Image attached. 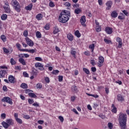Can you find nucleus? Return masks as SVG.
Returning a JSON list of instances; mask_svg holds the SVG:
<instances>
[{
  "label": "nucleus",
  "mask_w": 129,
  "mask_h": 129,
  "mask_svg": "<svg viewBox=\"0 0 129 129\" xmlns=\"http://www.w3.org/2000/svg\"><path fill=\"white\" fill-rule=\"evenodd\" d=\"M28 102L29 104H33V103H34V100H33V99H29Z\"/></svg>",
  "instance_id": "obj_50"
},
{
  "label": "nucleus",
  "mask_w": 129,
  "mask_h": 129,
  "mask_svg": "<svg viewBox=\"0 0 129 129\" xmlns=\"http://www.w3.org/2000/svg\"><path fill=\"white\" fill-rule=\"evenodd\" d=\"M1 100L2 102H7V103H9V104H11V105L13 104L12 99L9 97H4Z\"/></svg>",
  "instance_id": "obj_4"
},
{
  "label": "nucleus",
  "mask_w": 129,
  "mask_h": 129,
  "mask_svg": "<svg viewBox=\"0 0 129 129\" xmlns=\"http://www.w3.org/2000/svg\"><path fill=\"white\" fill-rule=\"evenodd\" d=\"M90 63L92 65V66H94V65H96V63H95V61L94 60V59L91 60Z\"/></svg>",
  "instance_id": "obj_49"
},
{
  "label": "nucleus",
  "mask_w": 129,
  "mask_h": 129,
  "mask_svg": "<svg viewBox=\"0 0 129 129\" xmlns=\"http://www.w3.org/2000/svg\"><path fill=\"white\" fill-rule=\"evenodd\" d=\"M6 113H2L1 114V117L3 118V119H5V118H6Z\"/></svg>",
  "instance_id": "obj_62"
},
{
  "label": "nucleus",
  "mask_w": 129,
  "mask_h": 129,
  "mask_svg": "<svg viewBox=\"0 0 129 129\" xmlns=\"http://www.w3.org/2000/svg\"><path fill=\"white\" fill-rule=\"evenodd\" d=\"M118 120L121 129L126 128V121H127V115L126 114H123L120 112L119 114Z\"/></svg>",
  "instance_id": "obj_1"
},
{
  "label": "nucleus",
  "mask_w": 129,
  "mask_h": 129,
  "mask_svg": "<svg viewBox=\"0 0 129 129\" xmlns=\"http://www.w3.org/2000/svg\"><path fill=\"white\" fill-rule=\"evenodd\" d=\"M104 41L105 42H106V44H109L110 43H111V40H109L106 38H105Z\"/></svg>",
  "instance_id": "obj_45"
},
{
  "label": "nucleus",
  "mask_w": 129,
  "mask_h": 129,
  "mask_svg": "<svg viewBox=\"0 0 129 129\" xmlns=\"http://www.w3.org/2000/svg\"><path fill=\"white\" fill-rule=\"evenodd\" d=\"M3 8L6 13H7V14H10V13H11V9H10V7L4 6Z\"/></svg>",
  "instance_id": "obj_19"
},
{
  "label": "nucleus",
  "mask_w": 129,
  "mask_h": 129,
  "mask_svg": "<svg viewBox=\"0 0 129 129\" xmlns=\"http://www.w3.org/2000/svg\"><path fill=\"white\" fill-rule=\"evenodd\" d=\"M3 50L5 53H10V51H9V49H7L5 47H3Z\"/></svg>",
  "instance_id": "obj_51"
},
{
  "label": "nucleus",
  "mask_w": 129,
  "mask_h": 129,
  "mask_svg": "<svg viewBox=\"0 0 129 129\" xmlns=\"http://www.w3.org/2000/svg\"><path fill=\"white\" fill-rule=\"evenodd\" d=\"M116 42L118 43L117 48H121L122 47V40L120 37H117L116 39Z\"/></svg>",
  "instance_id": "obj_6"
},
{
  "label": "nucleus",
  "mask_w": 129,
  "mask_h": 129,
  "mask_svg": "<svg viewBox=\"0 0 129 129\" xmlns=\"http://www.w3.org/2000/svg\"><path fill=\"white\" fill-rule=\"evenodd\" d=\"M36 87H37V88H39V89H41V88H42V84H41L40 83H38L36 85Z\"/></svg>",
  "instance_id": "obj_54"
},
{
  "label": "nucleus",
  "mask_w": 129,
  "mask_h": 129,
  "mask_svg": "<svg viewBox=\"0 0 129 129\" xmlns=\"http://www.w3.org/2000/svg\"><path fill=\"white\" fill-rule=\"evenodd\" d=\"M25 40L27 45H28L30 47H33V46H34V42H33L32 40L30 39L29 37H26L25 38Z\"/></svg>",
  "instance_id": "obj_7"
},
{
  "label": "nucleus",
  "mask_w": 129,
  "mask_h": 129,
  "mask_svg": "<svg viewBox=\"0 0 129 129\" xmlns=\"http://www.w3.org/2000/svg\"><path fill=\"white\" fill-rule=\"evenodd\" d=\"M32 9H33V4H30L25 7V10H27V11H32Z\"/></svg>",
  "instance_id": "obj_16"
},
{
  "label": "nucleus",
  "mask_w": 129,
  "mask_h": 129,
  "mask_svg": "<svg viewBox=\"0 0 129 129\" xmlns=\"http://www.w3.org/2000/svg\"><path fill=\"white\" fill-rule=\"evenodd\" d=\"M96 32H100V31H101V26H96Z\"/></svg>",
  "instance_id": "obj_42"
},
{
  "label": "nucleus",
  "mask_w": 129,
  "mask_h": 129,
  "mask_svg": "<svg viewBox=\"0 0 129 129\" xmlns=\"http://www.w3.org/2000/svg\"><path fill=\"white\" fill-rule=\"evenodd\" d=\"M95 47V44H92L91 45H90L89 46V49H91V52L93 53V51H94V48Z\"/></svg>",
  "instance_id": "obj_29"
},
{
  "label": "nucleus",
  "mask_w": 129,
  "mask_h": 129,
  "mask_svg": "<svg viewBox=\"0 0 129 129\" xmlns=\"http://www.w3.org/2000/svg\"><path fill=\"white\" fill-rule=\"evenodd\" d=\"M64 6L68 7H71V4H70V3L69 2H66L65 3H64Z\"/></svg>",
  "instance_id": "obj_44"
},
{
  "label": "nucleus",
  "mask_w": 129,
  "mask_h": 129,
  "mask_svg": "<svg viewBox=\"0 0 129 129\" xmlns=\"http://www.w3.org/2000/svg\"><path fill=\"white\" fill-rule=\"evenodd\" d=\"M73 8H79V4H73Z\"/></svg>",
  "instance_id": "obj_60"
},
{
  "label": "nucleus",
  "mask_w": 129,
  "mask_h": 129,
  "mask_svg": "<svg viewBox=\"0 0 129 129\" xmlns=\"http://www.w3.org/2000/svg\"><path fill=\"white\" fill-rule=\"evenodd\" d=\"M35 50H36V49H28V51L27 52H29V53H32V54H33V53L35 52Z\"/></svg>",
  "instance_id": "obj_55"
},
{
  "label": "nucleus",
  "mask_w": 129,
  "mask_h": 129,
  "mask_svg": "<svg viewBox=\"0 0 129 129\" xmlns=\"http://www.w3.org/2000/svg\"><path fill=\"white\" fill-rule=\"evenodd\" d=\"M81 12H82V10L79 8H78L75 9V14H76V15H79Z\"/></svg>",
  "instance_id": "obj_28"
},
{
  "label": "nucleus",
  "mask_w": 129,
  "mask_h": 129,
  "mask_svg": "<svg viewBox=\"0 0 129 129\" xmlns=\"http://www.w3.org/2000/svg\"><path fill=\"white\" fill-rule=\"evenodd\" d=\"M7 71L5 70H1L0 71V78H5L6 74H7Z\"/></svg>",
  "instance_id": "obj_8"
},
{
  "label": "nucleus",
  "mask_w": 129,
  "mask_h": 129,
  "mask_svg": "<svg viewBox=\"0 0 129 129\" xmlns=\"http://www.w3.org/2000/svg\"><path fill=\"white\" fill-rule=\"evenodd\" d=\"M19 61L20 62V63L22 64V65H26V61H25V59H24V58H23L22 57L19 58Z\"/></svg>",
  "instance_id": "obj_24"
},
{
  "label": "nucleus",
  "mask_w": 129,
  "mask_h": 129,
  "mask_svg": "<svg viewBox=\"0 0 129 129\" xmlns=\"http://www.w3.org/2000/svg\"><path fill=\"white\" fill-rule=\"evenodd\" d=\"M105 31L108 35L112 34V28L109 27H106L105 29Z\"/></svg>",
  "instance_id": "obj_11"
},
{
  "label": "nucleus",
  "mask_w": 129,
  "mask_h": 129,
  "mask_svg": "<svg viewBox=\"0 0 129 129\" xmlns=\"http://www.w3.org/2000/svg\"><path fill=\"white\" fill-rule=\"evenodd\" d=\"M72 91L73 92H78V89H77V87L75 85H74L72 87Z\"/></svg>",
  "instance_id": "obj_20"
},
{
  "label": "nucleus",
  "mask_w": 129,
  "mask_h": 129,
  "mask_svg": "<svg viewBox=\"0 0 129 129\" xmlns=\"http://www.w3.org/2000/svg\"><path fill=\"white\" fill-rule=\"evenodd\" d=\"M3 90L4 91L7 92V91H8V88H7V86L4 85L3 87Z\"/></svg>",
  "instance_id": "obj_59"
},
{
  "label": "nucleus",
  "mask_w": 129,
  "mask_h": 129,
  "mask_svg": "<svg viewBox=\"0 0 129 129\" xmlns=\"http://www.w3.org/2000/svg\"><path fill=\"white\" fill-rule=\"evenodd\" d=\"M38 123H39V124H43V123H44V120H39L37 121Z\"/></svg>",
  "instance_id": "obj_61"
},
{
  "label": "nucleus",
  "mask_w": 129,
  "mask_h": 129,
  "mask_svg": "<svg viewBox=\"0 0 129 129\" xmlns=\"http://www.w3.org/2000/svg\"><path fill=\"white\" fill-rule=\"evenodd\" d=\"M60 31L59 30V28H58V27L55 26L54 27V30H53V34L55 35V34H57V33H59Z\"/></svg>",
  "instance_id": "obj_22"
},
{
  "label": "nucleus",
  "mask_w": 129,
  "mask_h": 129,
  "mask_svg": "<svg viewBox=\"0 0 129 129\" xmlns=\"http://www.w3.org/2000/svg\"><path fill=\"white\" fill-rule=\"evenodd\" d=\"M23 75L24 77H29V74H28L26 72H24L23 73Z\"/></svg>",
  "instance_id": "obj_53"
},
{
  "label": "nucleus",
  "mask_w": 129,
  "mask_h": 129,
  "mask_svg": "<svg viewBox=\"0 0 129 129\" xmlns=\"http://www.w3.org/2000/svg\"><path fill=\"white\" fill-rule=\"evenodd\" d=\"M69 21V17L67 15H59L58 17V21L60 23H65Z\"/></svg>",
  "instance_id": "obj_3"
},
{
  "label": "nucleus",
  "mask_w": 129,
  "mask_h": 129,
  "mask_svg": "<svg viewBox=\"0 0 129 129\" xmlns=\"http://www.w3.org/2000/svg\"><path fill=\"white\" fill-rule=\"evenodd\" d=\"M75 34V36L77 37V38H80V37H81V34H80L79 30L76 31Z\"/></svg>",
  "instance_id": "obj_32"
},
{
  "label": "nucleus",
  "mask_w": 129,
  "mask_h": 129,
  "mask_svg": "<svg viewBox=\"0 0 129 129\" xmlns=\"http://www.w3.org/2000/svg\"><path fill=\"white\" fill-rule=\"evenodd\" d=\"M58 81L59 82L63 81V76H58Z\"/></svg>",
  "instance_id": "obj_46"
},
{
  "label": "nucleus",
  "mask_w": 129,
  "mask_h": 129,
  "mask_svg": "<svg viewBox=\"0 0 129 129\" xmlns=\"http://www.w3.org/2000/svg\"><path fill=\"white\" fill-rule=\"evenodd\" d=\"M1 39L3 41V42H6L7 41V37L5 35H2L1 36Z\"/></svg>",
  "instance_id": "obj_37"
},
{
  "label": "nucleus",
  "mask_w": 129,
  "mask_h": 129,
  "mask_svg": "<svg viewBox=\"0 0 129 129\" xmlns=\"http://www.w3.org/2000/svg\"><path fill=\"white\" fill-rule=\"evenodd\" d=\"M83 70L85 73L87 74L88 75H89L90 74V72L89 71V70L84 68L83 69Z\"/></svg>",
  "instance_id": "obj_34"
},
{
  "label": "nucleus",
  "mask_w": 129,
  "mask_h": 129,
  "mask_svg": "<svg viewBox=\"0 0 129 129\" xmlns=\"http://www.w3.org/2000/svg\"><path fill=\"white\" fill-rule=\"evenodd\" d=\"M117 100L118 101H123V100H124L123 97L120 94L117 95Z\"/></svg>",
  "instance_id": "obj_25"
},
{
  "label": "nucleus",
  "mask_w": 129,
  "mask_h": 129,
  "mask_svg": "<svg viewBox=\"0 0 129 129\" xmlns=\"http://www.w3.org/2000/svg\"><path fill=\"white\" fill-rule=\"evenodd\" d=\"M117 15H118V14L115 11H113L111 13V17H112V18H115L117 17Z\"/></svg>",
  "instance_id": "obj_14"
},
{
  "label": "nucleus",
  "mask_w": 129,
  "mask_h": 129,
  "mask_svg": "<svg viewBox=\"0 0 129 129\" xmlns=\"http://www.w3.org/2000/svg\"><path fill=\"white\" fill-rule=\"evenodd\" d=\"M58 118L60 120L61 122H63V121H64V118H63V116H58Z\"/></svg>",
  "instance_id": "obj_57"
},
{
  "label": "nucleus",
  "mask_w": 129,
  "mask_h": 129,
  "mask_svg": "<svg viewBox=\"0 0 129 129\" xmlns=\"http://www.w3.org/2000/svg\"><path fill=\"white\" fill-rule=\"evenodd\" d=\"M23 36H24V37H28V31L27 30H25L23 32Z\"/></svg>",
  "instance_id": "obj_47"
},
{
  "label": "nucleus",
  "mask_w": 129,
  "mask_h": 129,
  "mask_svg": "<svg viewBox=\"0 0 129 129\" xmlns=\"http://www.w3.org/2000/svg\"><path fill=\"white\" fill-rule=\"evenodd\" d=\"M108 127L109 129H112L113 128V125L112 124V123L111 122H109L108 123Z\"/></svg>",
  "instance_id": "obj_39"
},
{
  "label": "nucleus",
  "mask_w": 129,
  "mask_h": 129,
  "mask_svg": "<svg viewBox=\"0 0 129 129\" xmlns=\"http://www.w3.org/2000/svg\"><path fill=\"white\" fill-rule=\"evenodd\" d=\"M12 4L13 7L15 6H19L20 5V3L18 2L17 0H12Z\"/></svg>",
  "instance_id": "obj_13"
},
{
  "label": "nucleus",
  "mask_w": 129,
  "mask_h": 129,
  "mask_svg": "<svg viewBox=\"0 0 129 129\" xmlns=\"http://www.w3.org/2000/svg\"><path fill=\"white\" fill-rule=\"evenodd\" d=\"M28 95H29V97H32V98H37V95H36V94H35V93H29L28 94Z\"/></svg>",
  "instance_id": "obj_27"
},
{
  "label": "nucleus",
  "mask_w": 129,
  "mask_h": 129,
  "mask_svg": "<svg viewBox=\"0 0 129 129\" xmlns=\"http://www.w3.org/2000/svg\"><path fill=\"white\" fill-rule=\"evenodd\" d=\"M8 18V15L7 14H3L1 16V19L3 21H6Z\"/></svg>",
  "instance_id": "obj_33"
},
{
  "label": "nucleus",
  "mask_w": 129,
  "mask_h": 129,
  "mask_svg": "<svg viewBox=\"0 0 129 129\" xmlns=\"http://www.w3.org/2000/svg\"><path fill=\"white\" fill-rule=\"evenodd\" d=\"M23 117L24 118H25V119H29V118H30V117L29 115H24Z\"/></svg>",
  "instance_id": "obj_56"
},
{
  "label": "nucleus",
  "mask_w": 129,
  "mask_h": 129,
  "mask_svg": "<svg viewBox=\"0 0 129 129\" xmlns=\"http://www.w3.org/2000/svg\"><path fill=\"white\" fill-rule=\"evenodd\" d=\"M16 47H17V49H18V50H19V51H20V50L21 49V44H20V43H17L16 44Z\"/></svg>",
  "instance_id": "obj_52"
},
{
  "label": "nucleus",
  "mask_w": 129,
  "mask_h": 129,
  "mask_svg": "<svg viewBox=\"0 0 129 129\" xmlns=\"http://www.w3.org/2000/svg\"><path fill=\"white\" fill-rule=\"evenodd\" d=\"M67 38L69 41H73V35L72 34L69 33L67 35Z\"/></svg>",
  "instance_id": "obj_21"
},
{
  "label": "nucleus",
  "mask_w": 129,
  "mask_h": 129,
  "mask_svg": "<svg viewBox=\"0 0 129 129\" xmlns=\"http://www.w3.org/2000/svg\"><path fill=\"white\" fill-rule=\"evenodd\" d=\"M111 107L112 108L111 110L112 112H113L114 113H116L117 109L116 107L114 106V104H112Z\"/></svg>",
  "instance_id": "obj_15"
},
{
  "label": "nucleus",
  "mask_w": 129,
  "mask_h": 129,
  "mask_svg": "<svg viewBox=\"0 0 129 129\" xmlns=\"http://www.w3.org/2000/svg\"><path fill=\"white\" fill-rule=\"evenodd\" d=\"M10 63L11 65H16V64H17V62H16V60H15L13 58H11Z\"/></svg>",
  "instance_id": "obj_35"
},
{
  "label": "nucleus",
  "mask_w": 129,
  "mask_h": 129,
  "mask_svg": "<svg viewBox=\"0 0 129 129\" xmlns=\"http://www.w3.org/2000/svg\"><path fill=\"white\" fill-rule=\"evenodd\" d=\"M13 8L16 12H18V13H20V12H21V6L20 5L18 6H14Z\"/></svg>",
  "instance_id": "obj_18"
},
{
  "label": "nucleus",
  "mask_w": 129,
  "mask_h": 129,
  "mask_svg": "<svg viewBox=\"0 0 129 129\" xmlns=\"http://www.w3.org/2000/svg\"><path fill=\"white\" fill-rule=\"evenodd\" d=\"M104 62V58L102 56L99 57V63H103Z\"/></svg>",
  "instance_id": "obj_31"
},
{
  "label": "nucleus",
  "mask_w": 129,
  "mask_h": 129,
  "mask_svg": "<svg viewBox=\"0 0 129 129\" xmlns=\"http://www.w3.org/2000/svg\"><path fill=\"white\" fill-rule=\"evenodd\" d=\"M36 36L38 39H41L42 38V34L40 31H37L36 32Z\"/></svg>",
  "instance_id": "obj_23"
},
{
  "label": "nucleus",
  "mask_w": 129,
  "mask_h": 129,
  "mask_svg": "<svg viewBox=\"0 0 129 129\" xmlns=\"http://www.w3.org/2000/svg\"><path fill=\"white\" fill-rule=\"evenodd\" d=\"M75 49H73L71 52V54L73 55V57L76 58V51L74 50Z\"/></svg>",
  "instance_id": "obj_30"
},
{
  "label": "nucleus",
  "mask_w": 129,
  "mask_h": 129,
  "mask_svg": "<svg viewBox=\"0 0 129 129\" xmlns=\"http://www.w3.org/2000/svg\"><path fill=\"white\" fill-rule=\"evenodd\" d=\"M122 13H123V14H124V15H125V16H126V17H128L129 13H128V12H127V11H126V10H123L122 11Z\"/></svg>",
  "instance_id": "obj_48"
},
{
  "label": "nucleus",
  "mask_w": 129,
  "mask_h": 129,
  "mask_svg": "<svg viewBox=\"0 0 129 129\" xmlns=\"http://www.w3.org/2000/svg\"><path fill=\"white\" fill-rule=\"evenodd\" d=\"M20 87L21 88H23V89H26V88H28V85H27V84H26V83H23L21 85Z\"/></svg>",
  "instance_id": "obj_26"
},
{
  "label": "nucleus",
  "mask_w": 129,
  "mask_h": 129,
  "mask_svg": "<svg viewBox=\"0 0 129 129\" xmlns=\"http://www.w3.org/2000/svg\"><path fill=\"white\" fill-rule=\"evenodd\" d=\"M2 124L4 128H9L10 125H13L14 124V120L12 119H8L6 120V122L3 121Z\"/></svg>",
  "instance_id": "obj_2"
},
{
  "label": "nucleus",
  "mask_w": 129,
  "mask_h": 129,
  "mask_svg": "<svg viewBox=\"0 0 129 129\" xmlns=\"http://www.w3.org/2000/svg\"><path fill=\"white\" fill-rule=\"evenodd\" d=\"M35 67L36 68H39V67H42L43 64H41V63H40V62H37L35 64Z\"/></svg>",
  "instance_id": "obj_38"
},
{
  "label": "nucleus",
  "mask_w": 129,
  "mask_h": 129,
  "mask_svg": "<svg viewBox=\"0 0 129 129\" xmlns=\"http://www.w3.org/2000/svg\"><path fill=\"white\" fill-rule=\"evenodd\" d=\"M49 6L50 8H54V7H55V4H54V3L51 1L49 4Z\"/></svg>",
  "instance_id": "obj_43"
},
{
  "label": "nucleus",
  "mask_w": 129,
  "mask_h": 129,
  "mask_svg": "<svg viewBox=\"0 0 129 129\" xmlns=\"http://www.w3.org/2000/svg\"><path fill=\"white\" fill-rule=\"evenodd\" d=\"M106 6H107V7L106 8V10L107 11H108L109 10H110V8H111V6H112V2L111 1H108L106 4Z\"/></svg>",
  "instance_id": "obj_12"
},
{
  "label": "nucleus",
  "mask_w": 129,
  "mask_h": 129,
  "mask_svg": "<svg viewBox=\"0 0 129 129\" xmlns=\"http://www.w3.org/2000/svg\"><path fill=\"white\" fill-rule=\"evenodd\" d=\"M86 22V17H85V16H82L80 19V23L81 25L83 26V27H86V24H85Z\"/></svg>",
  "instance_id": "obj_5"
},
{
  "label": "nucleus",
  "mask_w": 129,
  "mask_h": 129,
  "mask_svg": "<svg viewBox=\"0 0 129 129\" xmlns=\"http://www.w3.org/2000/svg\"><path fill=\"white\" fill-rule=\"evenodd\" d=\"M15 119L18 123H20V124H22V123H23V121L19 118H17V119Z\"/></svg>",
  "instance_id": "obj_41"
},
{
  "label": "nucleus",
  "mask_w": 129,
  "mask_h": 129,
  "mask_svg": "<svg viewBox=\"0 0 129 129\" xmlns=\"http://www.w3.org/2000/svg\"><path fill=\"white\" fill-rule=\"evenodd\" d=\"M36 19H37V20H38V21H40L42 19H43V15H42V14L39 13L36 15Z\"/></svg>",
  "instance_id": "obj_17"
},
{
  "label": "nucleus",
  "mask_w": 129,
  "mask_h": 129,
  "mask_svg": "<svg viewBox=\"0 0 129 129\" xmlns=\"http://www.w3.org/2000/svg\"><path fill=\"white\" fill-rule=\"evenodd\" d=\"M44 29L45 30H49V29H50V27H49V25L46 24L45 26H44Z\"/></svg>",
  "instance_id": "obj_64"
},
{
  "label": "nucleus",
  "mask_w": 129,
  "mask_h": 129,
  "mask_svg": "<svg viewBox=\"0 0 129 129\" xmlns=\"http://www.w3.org/2000/svg\"><path fill=\"white\" fill-rule=\"evenodd\" d=\"M35 59L36 60V61H42L43 60L42 59V58L40 57H36L35 58Z\"/></svg>",
  "instance_id": "obj_58"
},
{
  "label": "nucleus",
  "mask_w": 129,
  "mask_h": 129,
  "mask_svg": "<svg viewBox=\"0 0 129 129\" xmlns=\"http://www.w3.org/2000/svg\"><path fill=\"white\" fill-rule=\"evenodd\" d=\"M67 10H63L59 14V15L61 16H67Z\"/></svg>",
  "instance_id": "obj_36"
},
{
  "label": "nucleus",
  "mask_w": 129,
  "mask_h": 129,
  "mask_svg": "<svg viewBox=\"0 0 129 129\" xmlns=\"http://www.w3.org/2000/svg\"><path fill=\"white\" fill-rule=\"evenodd\" d=\"M38 73H39L38 70L34 68H32V71L31 72V74H32V75L33 76H37V75H38Z\"/></svg>",
  "instance_id": "obj_9"
},
{
  "label": "nucleus",
  "mask_w": 129,
  "mask_h": 129,
  "mask_svg": "<svg viewBox=\"0 0 129 129\" xmlns=\"http://www.w3.org/2000/svg\"><path fill=\"white\" fill-rule=\"evenodd\" d=\"M91 71H92V72H96V68L92 67L91 68Z\"/></svg>",
  "instance_id": "obj_63"
},
{
  "label": "nucleus",
  "mask_w": 129,
  "mask_h": 129,
  "mask_svg": "<svg viewBox=\"0 0 129 129\" xmlns=\"http://www.w3.org/2000/svg\"><path fill=\"white\" fill-rule=\"evenodd\" d=\"M59 72H60L58 70H53L52 72V74H54V75H57L58 74V73H59Z\"/></svg>",
  "instance_id": "obj_40"
},
{
  "label": "nucleus",
  "mask_w": 129,
  "mask_h": 129,
  "mask_svg": "<svg viewBox=\"0 0 129 129\" xmlns=\"http://www.w3.org/2000/svg\"><path fill=\"white\" fill-rule=\"evenodd\" d=\"M9 82H10V83H15L16 81H15V79H16V78H15V77H14V76L13 75H10L9 76Z\"/></svg>",
  "instance_id": "obj_10"
}]
</instances>
